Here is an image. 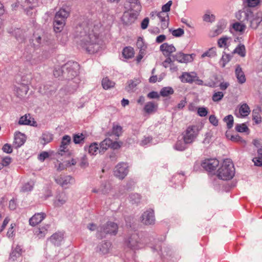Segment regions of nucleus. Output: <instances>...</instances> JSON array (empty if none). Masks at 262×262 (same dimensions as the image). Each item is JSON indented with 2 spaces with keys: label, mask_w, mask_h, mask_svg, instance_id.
<instances>
[{
  "label": "nucleus",
  "mask_w": 262,
  "mask_h": 262,
  "mask_svg": "<svg viewBox=\"0 0 262 262\" xmlns=\"http://www.w3.org/2000/svg\"><path fill=\"white\" fill-rule=\"evenodd\" d=\"M101 27L98 21L83 22L76 28V42L89 53L99 52L102 48V41L99 36Z\"/></svg>",
  "instance_id": "obj_1"
},
{
  "label": "nucleus",
  "mask_w": 262,
  "mask_h": 262,
  "mask_svg": "<svg viewBox=\"0 0 262 262\" xmlns=\"http://www.w3.org/2000/svg\"><path fill=\"white\" fill-rule=\"evenodd\" d=\"M79 64L77 62L68 61L62 67L57 66L54 68L53 75L56 77H62L70 80L75 77L79 73Z\"/></svg>",
  "instance_id": "obj_2"
},
{
  "label": "nucleus",
  "mask_w": 262,
  "mask_h": 262,
  "mask_svg": "<svg viewBox=\"0 0 262 262\" xmlns=\"http://www.w3.org/2000/svg\"><path fill=\"white\" fill-rule=\"evenodd\" d=\"M236 17L242 22L249 23L250 28L256 29L262 21V12L259 11L253 13L250 9L246 8L239 11L236 15Z\"/></svg>",
  "instance_id": "obj_3"
},
{
  "label": "nucleus",
  "mask_w": 262,
  "mask_h": 262,
  "mask_svg": "<svg viewBox=\"0 0 262 262\" xmlns=\"http://www.w3.org/2000/svg\"><path fill=\"white\" fill-rule=\"evenodd\" d=\"M88 228L92 231L96 230V237L98 238L102 239L105 237L106 234H116L118 226L115 223L108 222L105 225L99 226H97L94 223H91L88 225Z\"/></svg>",
  "instance_id": "obj_4"
},
{
  "label": "nucleus",
  "mask_w": 262,
  "mask_h": 262,
  "mask_svg": "<svg viewBox=\"0 0 262 262\" xmlns=\"http://www.w3.org/2000/svg\"><path fill=\"white\" fill-rule=\"evenodd\" d=\"M69 14L70 9L68 7H62L56 13L53 22L54 30L56 32L62 31Z\"/></svg>",
  "instance_id": "obj_5"
},
{
  "label": "nucleus",
  "mask_w": 262,
  "mask_h": 262,
  "mask_svg": "<svg viewBox=\"0 0 262 262\" xmlns=\"http://www.w3.org/2000/svg\"><path fill=\"white\" fill-rule=\"evenodd\" d=\"M217 176L220 179L228 180L231 179L235 173L233 164L229 159L225 160L217 171Z\"/></svg>",
  "instance_id": "obj_6"
},
{
  "label": "nucleus",
  "mask_w": 262,
  "mask_h": 262,
  "mask_svg": "<svg viewBox=\"0 0 262 262\" xmlns=\"http://www.w3.org/2000/svg\"><path fill=\"white\" fill-rule=\"evenodd\" d=\"M125 244L128 248L134 250L138 249L143 246V243L139 238L138 233L136 231L132 230L128 232Z\"/></svg>",
  "instance_id": "obj_7"
},
{
  "label": "nucleus",
  "mask_w": 262,
  "mask_h": 262,
  "mask_svg": "<svg viewBox=\"0 0 262 262\" xmlns=\"http://www.w3.org/2000/svg\"><path fill=\"white\" fill-rule=\"evenodd\" d=\"M71 141V138L69 135H64L62 138L60 145L56 154L57 158H60V156L69 157L71 155V151L68 148Z\"/></svg>",
  "instance_id": "obj_8"
},
{
  "label": "nucleus",
  "mask_w": 262,
  "mask_h": 262,
  "mask_svg": "<svg viewBox=\"0 0 262 262\" xmlns=\"http://www.w3.org/2000/svg\"><path fill=\"white\" fill-rule=\"evenodd\" d=\"M199 132V128L198 126L192 125L188 126L183 134V140L186 143H192L196 138Z\"/></svg>",
  "instance_id": "obj_9"
},
{
  "label": "nucleus",
  "mask_w": 262,
  "mask_h": 262,
  "mask_svg": "<svg viewBox=\"0 0 262 262\" xmlns=\"http://www.w3.org/2000/svg\"><path fill=\"white\" fill-rule=\"evenodd\" d=\"M150 17L154 19L156 16L159 19L161 22V27L162 29H166L168 26L169 17L167 13L163 12H151L150 14Z\"/></svg>",
  "instance_id": "obj_10"
},
{
  "label": "nucleus",
  "mask_w": 262,
  "mask_h": 262,
  "mask_svg": "<svg viewBox=\"0 0 262 262\" xmlns=\"http://www.w3.org/2000/svg\"><path fill=\"white\" fill-rule=\"evenodd\" d=\"M128 166L125 163H120L115 167L114 170L115 176L120 179H123L128 173Z\"/></svg>",
  "instance_id": "obj_11"
},
{
  "label": "nucleus",
  "mask_w": 262,
  "mask_h": 262,
  "mask_svg": "<svg viewBox=\"0 0 262 262\" xmlns=\"http://www.w3.org/2000/svg\"><path fill=\"white\" fill-rule=\"evenodd\" d=\"M55 182L62 187L67 188L74 182V179L70 176H60L55 179Z\"/></svg>",
  "instance_id": "obj_12"
},
{
  "label": "nucleus",
  "mask_w": 262,
  "mask_h": 262,
  "mask_svg": "<svg viewBox=\"0 0 262 262\" xmlns=\"http://www.w3.org/2000/svg\"><path fill=\"white\" fill-rule=\"evenodd\" d=\"M219 165V161L216 159H206L201 164L202 167L208 171L214 170Z\"/></svg>",
  "instance_id": "obj_13"
},
{
  "label": "nucleus",
  "mask_w": 262,
  "mask_h": 262,
  "mask_svg": "<svg viewBox=\"0 0 262 262\" xmlns=\"http://www.w3.org/2000/svg\"><path fill=\"white\" fill-rule=\"evenodd\" d=\"M68 200V196L64 191L57 192L54 200V205L60 207L65 204Z\"/></svg>",
  "instance_id": "obj_14"
},
{
  "label": "nucleus",
  "mask_w": 262,
  "mask_h": 262,
  "mask_svg": "<svg viewBox=\"0 0 262 262\" xmlns=\"http://www.w3.org/2000/svg\"><path fill=\"white\" fill-rule=\"evenodd\" d=\"M141 218L143 224L145 225L154 224L155 222L154 210L149 209L144 212Z\"/></svg>",
  "instance_id": "obj_15"
},
{
  "label": "nucleus",
  "mask_w": 262,
  "mask_h": 262,
  "mask_svg": "<svg viewBox=\"0 0 262 262\" xmlns=\"http://www.w3.org/2000/svg\"><path fill=\"white\" fill-rule=\"evenodd\" d=\"M194 54H184L182 52L177 53L174 56V59L180 63L191 62L193 59Z\"/></svg>",
  "instance_id": "obj_16"
},
{
  "label": "nucleus",
  "mask_w": 262,
  "mask_h": 262,
  "mask_svg": "<svg viewBox=\"0 0 262 262\" xmlns=\"http://www.w3.org/2000/svg\"><path fill=\"white\" fill-rule=\"evenodd\" d=\"M196 77L195 72H183L179 77V78L183 83H192L194 82V78Z\"/></svg>",
  "instance_id": "obj_17"
},
{
  "label": "nucleus",
  "mask_w": 262,
  "mask_h": 262,
  "mask_svg": "<svg viewBox=\"0 0 262 262\" xmlns=\"http://www.w3.org/2000/svg\"><path fill=\"white\" fill-rule=\"evenodd\" d=\"M63 233L61 232H56L49 238V240L51 243L56 246L61 245L63 239Z\"/></svg>",
  "instance_id": "obj_18"
},
{
  "label": "nucleus",
  "mask_w": 262,
  "mask_h": 262,
  "mask_svg": "<svg viewBox=\"0 0 262 262\" xmlns=\"http://www.w3.org/2000/svg\"><path fill=\"white\" fill-rule=\"evenodd\" d=\"M18 124L20 125H28L33 126H36V122L32 118L30 114H26L21 117L18 121Z\"/></svg>",
  "instance_id": "obj_19"
},
{
  "label": "nucleus",
  "mask_w": 262,
  "mask_h": 262,
  "mask_svg": "<svg viewBox=\"0 0 262 262\" xmlns=\"http://www.w3.org/2000/svg\"><path fill=\"white\" fill-rule=\"evenodd\" d=\"M26 141V137L24 134L20 133L16 134L14 136L13 146L15 148H18L22 146Z\"/></svg>",
  "instance_id": "obj_20"
},
{
  "label": "nucleus",
  "mask_w": 262,
  "mask_h": 262,
  "mask_svg": "<svg viewBox=\"0 0 262 262\" xmlns=\"http://www.w3.org/2000/svg\"><path fill=\"white\" fill-rule=\"evenodd\" d=\"M46 216L45 213L40 212L35 213L31 218L29 220L30 225L32 226L40 223Z\"/></svg>",
  "instance_id": "obj_21"
},
{
  "label": "nucleus",
  "mask_w": 262,
  "mask_h": 262,
  "mask_svg": "<svg viewBox=\"0 0 262 262\" xmlns=\"http://www.w3.org/2000/svg\"><path fill=\"white\" fill-rule=\"evenodd\" d=\"M111 244L108 242H102L97 247L96 251L101 254H105L108 253Z\"/></svg>",
  "instance_id": "obj_22"
},
{
  "label": "nucleus",
  "mask_w": 262,
  "mask_h": 262,
  "mask_svg": "<svg viewBox=\"0 0 262 262\" xmlns=\"http://www.w3.org/2000/svg\"><path fill=\"white\" fill-rule=\"evenodd\" d=\"M160 50L165 56H169L171 53L176 51V48L172 45L164 43L160 46Z\"/></svg>",
  "instance_id": "obj_23"
},
{
  "label": "nucleus",
  "mask_w": 262,
  "mask_h": 262,
  "mask_svg": "<svg viewBox=\"0 0 262 262\" xmlns=\"http://www.w3.org/2000/svg\"><path fill=\"white\" fill-rule=\"evenodd\" d=\"M250 112L249 106L246 103H244L239 108L238 112L236 113V116L238 118H243L247 116Z\"/></svg>",
  "instance_id": "obj_24"
},
{
  "label": "nucleus",
  "mask_w": 262,
  "mask_h": 262,
  "mask_svg": "<svg viewBox=\"0 0 262 262\" xmlns=\"http://www.w3.org/2000/svg\"><path fill=\"white\" fill-rule=\"evenodd\" d=\"M29 91V86L26 84H21L15 90V94L18 97L25 96Z\"/></svg>",
  "instance_id": "obj_25"
},
{
  "label": "nucleus",
  "mask_w": 262,
  "mask_h": 262,
  "mask_svg": "<svg viewBox=\"0 0 262 262\" xmlns=\"http://www.w3.org/2000/svg\"><path fill=\"white\" fill-rule=\"evenodd\" d=\"M100 146L97 142L91 143L89 146H84V150L91 155H96L99 152Z\"/></svg>",
  "instance_id": "obj_26"
},
{
  "label": "nucleus",
  "mask_w": 262,
  "mask_h": 262,
  "mask_svg": "<svg viewBox=\"0 0 262 262\" xmlns=\"http://www.w3.org/2000/svg\"><path fill=\"white\" fill-rule=\"evenodd\" d=\"M49 228V225H46L45 226L37 228L34 230V234L38 238H43L47 234Z\"/></svg>",
  "instance_id": "obj_27"
},
{
  "label": "nucleus",
  "mask_w": 262,
  "mask_h": 262,
  "mask_svg": "<svg viewBox=\"0 0 262 262\" xmlns=\"http://www.w3.org/2000/svg\"><path fill=\"white\" fill-rule=\"evenodd\" d=\"M235 74L238 82L243 84L246 81V77L244 72L239 66H237L235 69Z\"/></svg>",
  "instance_id": "obj_28"
},
{
  "label": "nucleus",
  "mask_w": 262,
  "mask_h": 262,
  "mask_svg": "<svg viewBox=\"0 0 262 262\" xmlns=\"http://www.w3.org/2000/svg\"><path fill=\"white\" fill-rule=\"evenodd\" d=\"M112 144V140L109 138H106L100 144L99 153H104Z\"/></svg>",
  "instance_id": "obj_29"
},
{
  "label": "nucleus",
  "mask_w": 262,
  "mask_h": 262,
  "mask_svg": "<svg viewBox=\"0 0 262 262\" xmlns=\"http://www.w3.org/2000/svg\"><path fill=\"white\" fill-rule=\"evenodd\" d=\"M53 139V135L50 132H44L40 138V143L43 145H46Z\"/></svg>",
  "instance_id": "obj_30"
},
{
  "label": "nucleus",
  "mask_w": 262,
  "mask_h": 262,
  "mask_svg": "<svg viewBox=\"0 0 262 262\" xmlns=\"http://www.w3.org/2000/svg\"><path fill=\"white\" fill-rule=\"evenodd\" d=\"M157 104L150 101L146 103L144 107V110L147 114H152L157 111Z\"/></svg>",
  "instance_id": "obj_31"
},
{
  "label": "nucleus",
  "mask_w": 262,
  "mask_h": 262,
  "mask_svg": "<svg viewBox=\"0 0 262 262\" xmlns=\"http://www.w3.org/2000/svg\"><path fill=\"white\" fill-rule=\"evenodd\" d=\"M135 17L133 13L125 12L122 17V20L126 25H129L134 21Z\"/></svg>",
  "instance_id": "obj_32"
},
{
  "label": "nucleus",
  "mask_w": 262,
  "mask_h": 262,
  "mask_svg": "<svg viewBox=\"0 0 262 262\" xmlns=\"http://www.w3.org/2000/svg\"><path fill=\"white\" fill-rule=\"evenodd\" d=\"M22 249L19 246H17L14 249L12 250L10 255V259L14 261L18 257H20L21 254Z\"/></svg>",
  "instance_id": "obj_33"
},
{
  "label": "nucleus",
  "mask_w": 262,
  "mask_h": 262,
  "mask_svg": "<svg viewBox=\"0 0 262 262\" xmlns=\"http://www.w3.org/2000/svg\"><path fill=\"white\" fill-rule=\"evenodd\" d=\"M110 189L109 186L106 183H103L99 188H94L92 192L94 193H98L101 194H106L108 192Z\"/></svg>",
  "instance_id": "obj_34"
},
{
  "label": "nucleus",
  "mask_w": 262,
  "mask_h": 262,
  "mask_svg": "<svg viewBox=\"0 0 262 262\" xmlns=\"http://www.w3.org/2000/svg\"><path fill=\"white\" fill-rule=\"evenodd\" d=\"M140 81L138 79L129 80L127 81V85L126 86V90L129 93L133 92L136 90V87L139 83Z\"/></svg>",
  "instance_id": "obj_35"
},
{
  "label": "nucleus",
  "mask_w": 262,
  "mask_h": 262,
  "mask_svg": "<svg viewBox=\"0 0 262 262\" xmlns=\"http://www.w3.org/2000/svg\"><path fill=\"white\" fill-rule=\"evenodd\" d=\"M130 4V9L132 11L138 13L141 9V6L138 0H128Z\"/></svg>",
  "instance_id": "obj_36"
},
{
  "label": "nucleus",
  "mask_w": 262,
  "mask_h": 262,
  "mask_svg": "<svg viewBox=\"0 0 262 262\" xmlns=\"http://www.w3.org/2000/svg\"><path fill=\"white\" fill-rule=\"evenodd\" d=\"M122 54L125 59L132 58L134 55V49L130 47H127L123 49Z\"/></svg>",
  "instance_id": "obj_37"
},
{
  "label": "nucleus",
  "mask_w": 262,
  "mask_h": 262,
  "mask_svg": "<svg viewBox=\"0 0 262 262\" xmlns=\"http://www.w3.org/2000/svg\"><path fill=\"white\" fill-rule=\"evenodd\" d=\"M115 84V82L110 80L107 77L103 78L102 80V86L105 90H108L114 87Z\"/></svg>",
  "instance_id": "obj_38"
},
{
  "label": "nucleus",
  "mask_w": 262,
  "mask_h": 262,
  "mask_svg": "<svg viewBox=\"0 0 262 262\" xmlns=\"http://www.w3.org/2000/svg\"><path fill=\"white\" fill-rule=\"evenodd\" d=\"M86 137L83 134H78L73 135V142L76 144H83Z\"/></svg>",
  "instance_id": "obj_39"
},
{
  "label": "nucleus",
  "mask_w": 262,
  "mask_h": 262,
  "mask_svg": "<svg viewBox=\"0 0 262 262\" xmlns=\"http://www.w3.org/2000/svg\"><path fill=\"white\" fill-rule=\"evenodd\" d=\"M233 53L238 54L240 56L244 57L246 55V49L244 45L239 44L233 50Z\"/></svg>",
  "instance_id": "obj_40"
},
{
  "label": "nucleus",
  "mask_w": 262,
  "mask_h": 262,
  "mask_svg": "<svg viewBox=\"0 0 262 262\" xmlns=\"http://www.w3.org/2000/svg\"><path fill=\"white\" fill-rule=\"evenodd\" d=\"M173 93L174 91L173 89L171 87L167 86L162 88L160 91V94L163 97H167L173 94Z\"/></svg>",
  "instance_id": "obj_41"
},
{
  "label": "nucleus",
  "mask_w": 262,
  "mask_h": 262,
  "mask_svg": "<svg viewBox=\"0 0 262 262\" xmlns=\"http://www.w3.org/2000/svg\"><path fill=\"white\" fill-rule=\"evenodd\" d=\"M232 28L235 31L239 32L241 33H243L245 31L246 26L243 24L239 22H236L232 25Z\"/></svg>",
  "instance_id": "obj_42"
},
{
  "label": "nucleus",
  "mask_w": 262,
  "mask_h": 262,
  "mask_svg": "<svg viewBox=\"0 0 262 262\" xmlns=\"http://www.w3.org/2000/svg\"><path fill=\"white\" fill-rule=\"evenodd\" d=\"M231 58V56L229 54L224 53L220 61V63L222 67H225L226 64L230 60Z\"/></svg>",
  "instance_id": "obj_43"
},
{
  "label": "nucleus",
  "mask_w": 262,
  "mask_h": 262,
  "mask_svg": "<svg viewBox=\"0 0 262 262\" xmlns=\"http://www.w3.org/2000/svg\"><path fill=\"white\" fill-rule=\"evenodd\" d=\"M187 144L184 141L179 140L175 144L174 148L177 150L183 151L186 148Z\"/></svg>",
  "instance_id": "obj_44"
},
{
  "label": "nucleus",
  "mask_w": 262,
  "mask_h": 262,
  "mask_svg": "<svg viewBox=\"0 0 262 262\" xmlns=\"http://www.w3.org/2000/svg\"><path fill=\"white\" fill-rule=\"evenodd\" d=\"M216 56V52L215 48H211L208 51L204 52L202 55V57H205L206 56L212 58Z\"/></svg>",
  "instance_id": "obj_45"
},
{
  "label": "nucleus",
  "mask_w": 262,
  "mask_h": 262,
  "mask_svg": "<svg viewBox=\"0 0 262 262\" xmlns=\"http://www.w3.org/2000/svg\"><path fill=\"white\" fill-rule=\"evenodd\" d=\"M224 121L226 123L227 128L230 129L233 125V117L231 115L226 116L224 119Z\"/></svg>",
  "instance_id": "obj_46"
},
{
  "label": "nucleus",
  "mask_w": 262,
  "mask_h": 262,
  "mask_svg": "<svg viewBox=\"0 0 262 262\" xmlns=\"http://www.w3.org/2000/svg\"><path fill=\"white\" fill-rule=\"evenodd\" d=\"M259 109H254L252 112L253 120L257 124L259 123L261 121V118L259 114Z\"/></svg>",
  "instance_id": "obj_47"
},
{
  "label": "nucleus",
  "mask_w": 262,
  "mask_h": 262,
  "mask_svg": "<svg viewBox=\"0 0 262 262\" xmlns=\"http://www.w3.org/2000/svg\"><path fill=\"white\" fill-rule=\"evenodd\" d=\"M140 199V195L138 193H132L129 196V200L132 204L139 203Z\"/></svg>",
  "instance_id": "obj_48"
},
{
  "label": "nucleus",
  "mask_w": 262,
  "mask_h": 262,
  "mask_svg": "<svg viewBox=\"0 0 262 262\" xmlns=\"http://www.w3.org/2000/svg\"><path fill=\"white\" fill-rule=\"evenodd\" d=\"M235 129L237 132L244 133L249 130L247 126L244 124H237L236 125Z\"/></svg>",
  "instance_id": "obj_49"
},
{
  "label": "nucleus",
  "mask_w": 262,
  "mask_h": 262,
  "mask_svg": "<svg viewBox=\"0 0 262 262\" xmlns=\"http://www.w3.org/2000/svg\"><path fill=\"white\" fill-rule=\"evenodd\" d=\"M33 189V185L31 183H27L24 184L20 189V191L23 192H28L31 191Z\"/></svg>",
  "instance_id": "obj_50"
},
{
  "label": "nucleus",
  "mask_w": 262,
  "mask_h": 262,
  "mask_svg": "<svg viewBox=\"0 0 262 262\" xmlns=\"http://www.w3.org/2000/svg\"><path fill=\"white\" fill-rule=\"evenodd\" d=\"M260 0H244V3L249 7H254L257 6Z\"/></svg>",
  "instance_id": "obj_51"
},
{
  "label": "nucleus",
  "mask_w": 262,
  "mask_h": 262,
  "mask_svg": "<svg viewBox=\"0 0 262 262\" xmlns=\"http://www.w3.org/2000/svg\"><path fill=\"white\" fill-rule=\"evenodd\" d=\"M224 96V94L222 92H215L212 95V100L214 102H218L222 99Z\"/></svg>",
  "instance_id": "obj_52"
},
{
  "label": "nucleus",
  "mask_w": 262,
  "mask_h": 262,
  "mask_svg": "<svg viewBox=\"0 0 262 262\" xmlns=\"http://www.w3.org/2000/svg\"><path fill=\"white\" fill-rule=\"evenodd\" d=\"M137 46L138 49H140V51H145L146 49V46L144 44L143 38L141 37H138L137 41Z\"/></svg>",
  "instance_id": "obj_53"
},
{
  "label": "nucleus",
  "mask_w": 262,
  "mask_h": 262,
  "mask_svg": "<svg viewBox=\"0 0 262 262\" xmlns=\"http://www.w3.org/2000/svg\"><path fill=\"white\" fill-rule=\"evenodd\" d=\"M215 17L214 15L210 14L207 12L203 16V20L206 22H213L214 21Z\"/></svg>",
  "instance_id": "obj_54"
},
{
  "label": "nucleus",
  "mask_w": 262,
  "mask_h": 262,
  "mask_svg": "<svg viewBox=\"0 0 262 262\" xmlns=\"http://www.w3.org/2000/svg\"><path fill=\"white\" fill-rule=\"evenodd\" d=\"M122 127L120 125H114L112 128V133L115 136L119 137L122 132Z\"/></svg>",
  "instance_id": "obj_55"
},
{
  "label": "nucleus",
  "mask_w": 262,
  "mask_h": 262,
  "mask_svg": "<svg viewBox=\"0 0 262 262\" xmlns=\"http://www.w3.org/2000/svg\"><path fill=\"white\" fill-rule=\"evenodd\" d=\"M171 34L175 37L182 36L184 34V31L181 28H178L171 31Z\"/></svg>",
  "instance_id": "obj_56"
},
{
  "label": "nucleus",
  "mask_w": 262,
  "mask_h": 262,
  "mask_svg": "<svg viewBox=\"0 0 262 262\" xmlns=\"http://www.w3.org/2000/svg\"><path fill=\"white\" fill-rule=\"evenodd\" d=\"M198 114L201 117H205L208 114V110L204 107H199L198 109Z\"/></svg>",
  "instance_id": "obj_57"
},
{
  "label": "nucleus",
  "mask_w": 262,
  "mask_h": 262,
  "mask_svg": "<svg viewBox=\"0 0 262 262\" xmlns=\"http://www.w3.org/2000/svg\"><path fill=\"white\" fill-rule=\"evenodd\" d=\"M172 4V3L171 1H168L166 4L162 6L161 12L166 13V12L169 11Z\"/></svg>",
  "instance_id": "obj_58"
},
{
  "label": "nucleus",
  "mask_w": 262,
  "mask_h": 262,
  "mask_svg": "<svg viewBox=\"0 0 262 262\" xmlns=\"http://www.w3.org/2000/svg\"><path fill=\"white\" fill-rule=\"evenodd\" d=\"M152 140V138L150 136L144 137V138L141 141L140 144L142 146L148 145Z\"/></svg>",
  "instance_id": "obj_59"
},
{
  "label": "nucleus",
  "mask_w": 262,
  "mask_h": 262,
  "mask_svg": "<svg viewBox=\"0 0 262 262\" xmlns=\"http://www.w3.org/2000/svg\"><path fill=\"white\" fill-rule=\"evenodd\" d=\"M15 226V224H11L10 227L8 229L7 235L9 237H12L14 236V227Z\"/></svg>",
  "instance_id": "obj_60"
},
{
  "label": "nucleus",
  "mask_w": 262,
  "mask_h": 262,
  "mask_svg": "<svg viewBox=\"0 0 262 262\" xmlns=\"http://www.w3.org/2000/svg\"><path fill=\"white\" fill-rule=\"evenodd\" d=\"M228 39V38L227 37H224L220 38L218 40L217 43L219 46L220 48H222L223 47L226 46V42L227 40Z\"/></svg>",
  "instance_id": "obj_61"
},
{
  "label": "nucleus",
  "mask_w": 262,
  "mask_h": 262,
  "mask_svg": "<svg viewBox=\"0 0 262 262\" xmlns=\"http://www.w3.org/2000/svg\"><path fill=\"white\" fill-rule=\"evenodd\" d=\"M225 28V25L224 24H219L217 26V28L214 31L216 35L221 34Z\"/></svg>",
  "instance_id": "obj_62"
},
{
  "label": "nucleus",
  "mask_w": 262,
  "mask_h": 262,
  "mask_svg": "<svg viewBox=\"0 0 262 262\" xmlns=\"http://www.w3.org/2000/svg\"><path fill=\"white\" fill-rule=\"evenodd\" d=\"M2 149L4 152L10 154L12 152V148L11 145L6 143L3 146Z\"/></svg>",
  "instance_id": "obj_63"
},
{
  "label": "nucleus",
  "mask_w": 262,
  "mask_h": 262,
  "mask_svg": "<svg viewBox=\"0 0 262 262\" xmlns=\"http://www.w3.org/2000/svg\"><path fill=\"white\" fill-rule=\"evenodd\" d=\"M49 154L47 152V151H43L42 152H41L39 155H38V159L43 162L45 161V160L46 159H47V158H48L49 157Z\"/></svg>",
  "instance_id": "obj_64"
}]
</instances>
